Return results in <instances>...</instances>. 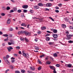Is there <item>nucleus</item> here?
I'll return each instance as SVG.
<instances>
[{
  "instance_id": "obj_47",
  "label": "nucleus",
  "mask_w": 73,
  "mask_h": 73,
  "mask_svg": "<svg viewBox=\"0 0 73 73\" xmlns=\"http://www.w3.org/2000/svg\"><path fill=\"white\" fill-rule=\"evenodd\" d=\"M9 55H7L6 56V58L7 59H8V58H9Z\"/></svg>"
},
{
  "instance_id": "obj_24",
  "label": "nucleus",
  "mask_w": 73,
  "mask_h": 73,
  "mask_svg": "<svg viewBox=\"0 0 73 73\" xmlns=\"http://www.w3.org/2000/svg\"><path fill=\"white\" fill-rule=\"evenodd\" d=\"M21 72L22 73H24L25 72V71L24 70H21Z\"/></svg>"
},
{
  "instance_id": "obj_49",
  "label": "nucleus",
  "mask_w": 73,
  "mask_h": 73,
  "mask_svg": "<svg viewBox=\"0 0 73 73\" xmlns=\"http://www.w3.org/2000/svg\"><path fill=\"white\" fill-rule=\"evenodd\" d=\"M69 32H68V31H67L66 32V34H67V35H69Z\"/></svg>"
},
{
  "instance_id": "obj_43",
  "label": "nucleus",
  "mask_w": 73,
  "mask_h": 73,
  "mask_svg": "<svg viewBox=\"0 0 73 73\" xmlns=\"http://www.w3.org/2000/svg\"><path fill=\"white\" fill-rule=\"evenodd\" d=\"M13 10H14L15 11H16L17 10V9L16 8V7H14L13 8Z\"/></svg>"
},
{
  "instance_id": "obj_23",
  "label": "nucleus",
  "mask_w": 73,
  "mask_h": 73,
  "mask_svg": "<svg viewBox=\"0 0 73 73\" xmlns=\"http://www.w3.org/2000/svg\"><path fill=\"white\" fill-rule=\"evenodd\" d=\"M46 63L47 64H51V62H50V61H48L46 62Z\"/></svg>"
},
{
  "instance_id": "obj_37",
  "label": "nucleus",
  "mask_w": 73,
  "mask_h": 73,
  "mask_svg": "<svg viewBox=\"0 0 73 73\" xmlns=\"http://www.w3.org/2000/svg\"><path fill=\"white\" fill-rule=\"evenodd\" d=\"M26 31H21V33H25Z\"/></svg>"
},
{
  "instance_id": "obj_1",
  "label": "nucleus",
  "mask_w": 73,
  "mask_h": 73,
  "mask_svg": "<svg viewBox=\"0 0 73 73\" xmlns=\"http://www.w3.org/2000/svg\"><path fill=\"white\" fill-rule=\"evenodd\" d=\"M22 53L23 54V55L25 57H26V58H29V54H28V53H25V51H22Z\"/></svg>"
},
{
  "instance_id": "obj_6",
  "label": "nucleus",
  "mask_w": 73,
  "mask_h": 73,
  "mask_svg": "<svg viewBox=\"0 0 73 73\" xmlns=\"http://www.w3.org/2000/svg\"><path fill=\"white\" fill-rule=\"evenodd\" d=\"M65 66H67L68 68H71L72 65L70 64H66L65 65Z\"/></svg>"
},
{
  "instance_id": "obj_40",
  "label": "nucleus",
  "mask_w": 73,
  "mask_h": 73,
  "mask_svg": "<svg viewBox=\"0 0 73 73\" xmlns=\"http://www.w3.org/2000/svg\"><path fill=\"white\" fill-rule=\"evenodd\" d=\"M15 73H20V72L18 71H15Z\"/></svg>"
},
{
  "instance_id": "obj_33",
  "label": "nucleus",
  "mask_w": 73,
  "mask_h": 73,
  "mask_svg": "<svg viewBox=\"0 0 73 73\" xmlns=\"http://www.w3.org/2000/svg\"><path fill=\"white\" fill-rule=\"evenodd\" d=\"M38 61L40 64H42V62L40 61V60L38 59Z\"/></svg>"
},
{
  "instance_id": "obj_7",
  "label": "nucleus",
  "mask_w": 73,
  "mask_h": 73,
  "mask_svg": "<svg viewBox=\"0 0 73 73\" xmlns=\"http://www.w3.org/2000/svg\"><path fill=\"white\" fill-rule=\"evenodd\" d=\"M52 36L54 38H57L58 37V35L56 34H53Z\"/></svg>"
},
{
  "instance_id": "obj_12",
  "label": "nucleus",
  "mask_w": 73,
  "mask_h": 73,
  "mask_svg": "<svg viewBox=\"0 0 73 73\" xmlns=\"http://www.w3.org/2000/svg\"><path fill=\"white\" fill-rule=\"evenodd\" d=\"M38 5L40 7H42L43 6V4L41 3H40L38 4Z\"/></svg>"
},
{
  "instance_id": "obj_48",
  "label": "nucleus",
  "mask_w": 73,
  "mask_h": 73,
  "mask_svg": "<svg viewBox=\"0 0 73 73\" xmlns=\"http://www.w3.org/2000/svg\"><path fill=\"white\" fill-rule=\"evenodd\" d=\"M10 68L11 69H13V67L12 66H10Z\"/></svg>"
},
{
  "instance_id": "obj_17",
  "label": "nucleus",
  "mask_w": 73,
  "mask_h": 73,
  "mask_svg": "<svg viewBox=\"0 0 73 73\" xmlns=\"http://www.w3.org/2000/svg\"><path fill=\"white\" fill-rule=\"evenodd\" d=\"M30 69L31 70H35V67H30Z\"/></svg>"
},
{
  "instance_id": "obj_64",
  "label": "nucleus",
  "mask_w": 73,
  "mask_h": 73,
  "mask_svg": "<svg viewBox=\"0 0 73 73\" xmlns=\"http://www.w3.org/2000/svg\"><path fill=\"white\" fill-rule=\"evenodd\" d=\"M14 56H16V57H17V54H14Z\"/></svg>"
},
{
  "instance_id": "obj_10",
  "label": "nucleus",
  "mask_w": 73,
  "mask_h": 73,
  "mask_svg": "<svg viewBox=\"0 0 73 73\" xmlns=\"http://www.w3.org/2000/svg\"><path fill=\"white\" fill-rule=\"evenodd\" d=\"M34 9H39V7L38 6H35L34 7Z\"/></svg>"
},
{
  "instance_id": "obj_18",
  "label": "nucleus",
  "mask_w": 73,
  "mask_h": 73,
  "mask_svg": "<svg viewBox=\"0 0 73 73\" xmlns=\"http://www.w3.org/2000/svg\"><path fill=\"white\" fill-rule=\"evenodd\" d=\"M35 49L36 50H39V48L38 47H37V46H35Z\"/></svg>"
},
{
  "instance_id": "obj_53",
  "label": "nucleus",
  "mask_w": 73,
  "mask_h": 73,
  "mask_svg": "<svg viewBox=\"0 0 73 73\" xmlns=\"http://www.w3.org/2000/svg\"><path fill=\"white\" fill-rule=\"evenodd\" d=\"M41 31H38V34H41Z\"/></svg>"
},
{
  "instance_id": "obj_56",
  "label": "nucleus",
  "mask_w": 73,
  "mask_h": 73,
  "mask_svg": "<svg viewBox=\"0 0 73 73\" xmlns=\"http://www.w3.org/2000/svg\"><path fill=\"white\" fill-rule=\"evenodd\" d=\"M45 11H49V9H48V8H46V9H45Z\"/></svg>"
},
{
  "instance_id": "obj_9",
  "label": "nucleus",
  "mask_w": 73,
  "mask_h": 73,
  "mask_svg": "<svg viewBox=\"0 0 73 73\" xmlns=\"http://www.w3.org/2000/svg\"><path fill=\"white\" fill-rule=\"evenodd\" d=\"M25 34L26 35V36H30V35L31 34H30V33L27 32V31H25Z\"/></svg>"
},
{
  "instance_id": "obj_38",
  "label": "nucleus",
  "mask_w": 73,
  "mask_h": 73,
  "mask_svg": "<svg viewBox=\"0 0 73 73\" xmlns=\"http://www.w3.org/2000/svg\"><path fill=\"white\" fill-rule=\"evenodd\" d=\"M68 42H69V43H73V41L72 40H70L68 41Z\"/></svg>"
},
{
  "instance_id": "obj_62",
  "label": "nucleus",
  "mask_w": 73,
  "mask_h": 73,
  "mask_svg": "<svg viewBox=\"0 0 73 73\" xmlns=\"http://www.w3.org/2000/svg\"><path fill=\"white\" fill-rule=\"evenodd\" d=\"M4 40L5 41H8V39H4Z\"/></svg>"
},
{
  "instance_id": "obj_36",
  "label": "nucleus",
  "mask_w": 73,
  "mask_h": 73,
  "mask_svg": "<svg viewBox=\"0 0 73 73\" xmlns=\"http://www.w3.org/2000/svg\"><path fill=\"white\" fill-rule=\"evenodd\" d=\"M20 40L21 41H24V38H21Z\"/></svg>"
},
{
  "instance_id": "obj_28",
  "label": "nucleus",
  "mask_w": 73,
  "mask_h": 73,
  "mask_svg": "<svg viewBox=\"0 0 73 73\" xmlns=\"http://www.w3.org/2000/svg\"><path fill=\"white\" fill-rule=\"evenodd\" d=\"M3 59L5 60V61H6V60H7V58L5 56H4L3 57Z\"/></svg>"
},
{
  "instance_id": "obj_22",
  "label": "nucleus",
  "mask_w": 73,
  "mask_h": 73,
  "mask_svg": "<svg viewBox=\"0 0 73 73\" xmlns=\"http://www.w3.org/2000/svg\"><path fill=\"white\" fill-rule=\"evenodd\" d=\"M53 56H54V57H57V53H55L54 54H53Z\"/></svg>"
},
{
  "instance_id": "obj_20",
  "label": "nucleus",
  "mask_w": 73,
  "mask_h": 73,
  "mask_svg": "<svg viewBox=\"0 0 73 73\" xmlns=\"http://www.w3.org/2000/svg\"><path fill=\"white\" fill-rule=\"evenodd\" d=\"M10 42H11V44H15V42H14L13 40H10Z\"/></svg>"
},
{
  "instance_id": "obj_4",
  "label": "nucleus",
  "mask_w": 73,
  "mask_h": 73,
  "mask_svg": "<svg viewBox=\"0 0 73 73\" xmlns=\"http://www.w3.org/2000/svg\"><path fill=\"white\" fill-rule=\"evenodd\" d=\"M7 48L9 52H10V51L11 50V49H13V48L11 46H9L8 47H7Z\"/></svg>"
},
{
  "instance_id": "obj_31",
  "label": "nucleus",
  "mask_w": 73,
  "mask_h": 73,
  "mask_svg": "<svg viewBox=\"0 0 73 73\" xmlns=\"http://www.w3.org/2000/svg\"><path fill=\"white\" fill-rule=\"evenodd\" d=\"M1 16H4L5 15V14L4 13H2L1 14Z\"/></svg>"
},
{
  "instance_id": "obj_61",
  "label": "nucleus",
  "mask_w": 73,
  "mask_h": 73,
  "mask_svg": "<svg viewBox=\"0 0 73 73\" xmlns=\"http://www.w3.org/2000/svg\"><path fill=\"white\" fill-rule=\"evenodd\" d=\"M20 33H21V32L19 31L18 33V35H20Z\"/></svg>"
},
{
  "instance_id": "obj_55",
  "label": "nucleus",
  "mask_w": 73,
  "mask_h": 73,
  "mask_svg": "<svg viewBox=\"0 0 73 73\" xmlns=\"http://www.w3.org/2000/svg\"><path fill=\"white\" fill-rule=\"evenodd\" d=\"M0 35H3V32L1 31H0Z\"/></svg>"
},
{
  "instance_id": "obj_14",
  "label": "nucleus",
  "mask_w": 73,
  "mask_h": 73,
  "mask_svg": "<svg viewBox=\"0 0 73 73\" xmlns=\"http://www.w3.org/2000/svg\"><path fill=\"white\" fill-rule=\"evenodd\" d=\"M53 32L54 33H57V30L56 29H54Z\"/></svg>"
},
{
  "instance_id": "obj_30",
  "label": "nucleus",
  "mask_w": 73,
  "mask_h": 73,
  "mask_svg": "<svg viewBox=\"0 0 73 73\" xmlns=\"http://www.w3.org/2000/svg\"><path fill=\"white\" fill-rule=\"evenodd\" d=\"M54 42H50L49 44L50 45H52V44H54Z\"/></svg>"
},
{
  "instance_id": "obj_2",
  "label": "nucleus",
  "mask_w": 73,
  "mask_h": 73,
  "mask_svg": "<svg viewBox=\"0 0 73 73\" xmlns=\"http://www.w3.org/2000/svg\"><path fill=\"white\" fill-rule=\"evenodd\" d=\"M66 36L67 37V38H66L67 40H70L71 39V37H72L73 35H71L70 34H67Z\"/></svg>"
},
{
  "instance_id": "obj_13",
  "label": "nucleus",
  "mask_w": 73,
  "mask_h": 73,
  "mask_svg": "<svg viewBox=\"0 0 73 73\" xmlns=\"http://www.w3.org/2000/svg\"><path fill=\"white\" fill-rule=\"evenodd\" d=\"M10 23H11V20L8 19L7 22V24H9Z\"/></svg>"
},
{
  "instance_id": "obj_51",
  "label": "nucleus",
  "mask_w": 73,
  "mask_h": 73,
  "mask_svg": "<svg viewBox=\"0 0 73 73\" xmlns=\"http://www.w3.org/2000/svg\"><path fill=\"white\" fill-rule=\"evenodd\" d=\"M58 6L59 7H61V6H62V4L61 3H60L59 4Z\"/></svg>"
},
{
  "instance_id": "obj_60",
  "label": "nucleus",
  "mask_w": 73,
  "mask_h": 73,
  "mask_svg": "<svg viewBox=\"0 0 73 73\" xmlns=\"http://www.w3.org/2000/svg\"><path fill=\"white\" fill-rule=\"evenodd\" d=\"M9 69H7V70H6L5 71V72H6L7 73V72H8V71H9Z\"/></svg>"
},
{
  "instance_id": "obj_21",
  "label": "nucleus",
  "mask_w": 73,
  "mask_h": 73,
  "mask_svg": "<svg viewBox=\"0 0 73 73\" xmlns=\"http://www.w3.org/2000/svg\"><path fill=\"white\" fill-rule=\"evenodd\" d=\"M3 36L4 37H8V35L7 34L3 35Z\"/></svg>"
},
{
  "instance_id": "obj_63",
  "label": "nucleus",
  "mask_w": 73,
  "mask_h": 73,
  "mask_svg": "<svg viewBox=\"0 0 73 73\" xmlns=\"http://www.w3.org/2000/svg\"><path fill=\"white\" fill-rule=\"evenodd\" d=\"M10 31H13V29L12 28H10Z\"/></svg>"
},
{
  "instance_id": "obj_25",
  "label": "nucleus",
  "mask_w": 73,
  "mask_h": 73,
  "mask_svg": "<svg viewBox=\"0 0 73 73\" xmlns=\"http://www.w3.org/2000/svg\"><path fill=\"white\" fill-rule=\"evenodd\" d=\"M46 41H49V40H50V38H49V37H46Z\"/></svg>"
},
{
  "instance_id": "obj_50",
  "label": "nucleus",
  "mask_w": 73,
  "mask_h": 73,
  "mask_svg": "<svg viewBox=\"0 0 73 73\" xmlns=\"http://www.w3.org/2000/svg\"><path fill=\"white\" fill-rule=\"evenodd\" d=\"M16 48H17V49H20V47H19V46H17L16 47Z\"/></svg>"
},
{
  "instance_id": "obj_52",
  "label": "nucleus",
  "mask_w": 73,
  "mask_h": 73,
  "mask_svg": "<svg viewBox=\"0 0 73 73\" xmlns=\"http://www.w3.org/2000/svg\"><path fill=\"white\" fill-rule=\"evenodd\" d=\"M65 19V20L66 21H68V19L67 18H66Z\"/></svg>"
},
{
  "instance_id": "obj_15",
  "label": "nucleus",
  "mask_w": 73,
  "mask_h": 73,
  "mask_svg": "<svg viewBox=\"0 0 73 73\" xmlns=\"http://www.w3.org/2000/svg\"><path fill=\"white\" fill-rule=\"evenodd\" d=\"M41 29L42 30H45L46 29V27H41Z\"/></svg>"
},
{
  "instance_id": "obj_19",
  "label": "nucleus",
  "mask_w": 73,
  "mask_h": 73,
  "mask_svg": "<svg viewBox=\"0 0 73 73\" xmlns=\"http://www.w3.org/2000/svg\"><path fill=\"white\" fill-rule=\"evenodd\" d=\"M62 26L63 28H66V25H65L62 24Z\"/></svg>"
},
{
  "instance_id": "obj_35",
  "label": "nucleus",
  "mask_w": 73,
  "mask_h": 73,
  "mask_svg": "<svg viewBox=\"0 0 73 73\" xmlns=\"http://www.w3.org/2000/svg\"><path fill=\"white\" fill-rule=\"evenodd\" d=\"M69 28H70V29H73V26H70L69 27Z\"/></svg>"
},
{
  "instance_id": "obj_59",
  "label": "nucleus",
  "mask_w": 73,
  "mask_h": 73,
  "mask_svg": "<svg viewBox=\"0 0 73 73\" xmlns=\"http://www.w3.org/2000/svg\"><path fill=\"white\" fill-rule=\"evenodd\" d=\"M55 8L56 9H59L58 7H56Z\"/></svg>"
},
{
  "instance_id": "obj_44",
  "label": "nucleus",
  "mask_w": 73,
  "mask_h": 73,
  "mask_svg": "<svg viewBox=\"0 0 73 73\" xmlns=\"http://www.w3.org/2000/svg\"><path fill=\"white\" fill-rule=\"evenodd\" d=\"M18 12H19V13H20V12H21V10H18Z\"/></svg>"
},
{
  "instance_id": "obj_57",
  "label": "nucleus",
  "mask_w": 73,
  "mask_h": 73,
  "mask_svg": "<svg viewBox=\"0 0 73 73\" xmlns=\"http://www.w3.org/2000/svg\"><path fill=\"white\" fill-rule=\"evenodd\" d=\"M19 54H22L21 52V51H20L19 52Z\"/></svg>"
},
{
  "instance_id": "obj_27",
  "label": "nucleus",
  "mask_w": 73,
  "mask_h": 73,
  "mask_svg": "<svg viewBox=\"0 0 73 73\" xmlns=\"http://www.w3.org/2000/svg\"><path fill=\"white\" fill-rule=\"evenodd\" d=\"M44 56H45V55H44V54H43V55L40 56V58H42V57H44Z\"/></svg>"
},
{
  "instance_id": "obj_39",
  "label": "nucleus",
  "mask_w": 73,
  "mask_h": 73,
  "mask_svg": "<svg viewBox=\"0 0 73 73\" xmlns=\"http://www.w3.org/2000/svg\"><path fill=\"white\" fill-rule=\"evenodd\" d=\"M25 41H27V42H28V41H29V40H28V39H27V38H25Z\"/></svg>"
},
{
  "instance_id": "obj_45",
  "label": "nucleus",
  "mask_w": 73,
  "mask_h": 73,
  "mask_svg": "<svg viewBox=\"0 0 73 73\" xmlns=\"http://www.w3.org/2000/svg\"><path fill=\"white\" fill-rule=\"evenodd\" d=\"M55 12H56V13H58V12H59V11L56 10H55Z\"/></svg>"
},
{
  "instance_id": "obj_5",
  "label": "nucleus",
  "mask_w": 73,
  "mask_h": 73,
  "mask_svg": "<svg viewBox=\"0 0 73 73\" xmlns=\"http://www.w3.org/2000/svg\"><path fill=\"white\" fill-rule=\"evenodd\" d=\"M49 67L51 69H52V70H56V68L54 67L53 66H50Z\"/></svg>"
},
{
  "instance_id": "obj_41",
  "label": "nucleus",
  "mask_w": 73,
  "mask_h": 73,
  "mask_svg": "<svg viewBox=\"0 0 73 73\" xmlns=\"http://www.w3.org/2000/svg\"><path fill=\"white\" fill-rule=\"evenodd\" d=\"M56 66H57V67H59L60 66V64H57L56 65Z\"/></svg>"
},
{
  "instance_id": "obj_11",
  "label": "nucleus",
  "mask_w": 73,
  "mask_h": 73,
  "mask_svg": "<svg viewBox=\"0 0 73 73\" xmlns=\"http://www.w3.org/2000/svg\"><path fill=\"white\" fill-rule=\"evenodd\" d=\"M21 25V26H23L24 27H27V25L25 24V23H23Z\"/></svg>"
},
{
  "instance_id": "obj_26",
  "label": "nucleus",
  "mask_w": 73,
  "mask_h": 73,
  "mask_svg": "<svg viewBox=\"0 0 73 73\" xmlns=\"http://www.w3.org/2000/svg\"><path fill=\"white\" fill-rule=\"evenodd\" d=\"M2 9H3V10H5V9H6V8L4 6H3L2 7Z\"/></svg>"
},
{
  "instance_id": "obj_32",
  "label": "nucleus",
  "mask_w": 73,
  "mask_h": 73,
  "mask_svg": "<svg viewBox=\"0 0 73 73\" xmlns=\"http://www.w3.org/2000/svg\"><path fill=\"white\" fill-rule=\"evenodd\" d=\"M10 7H7V8H6V9L7 10H9V9H10Z\"/></svg>"
},
{
  "instance_id": "obj_54",
  "label": "nucleus",
  "mask_w": 73,
  "mask_h": 73,
  "mask_svg": "<svg viewBox=\"0 0 73 73\" xmlns=\"http://www.w3.org/2000/svg\"><path fill=\"white\" fill-rule=\"evenodd\" d=\"M50 34H46V35H45V36L46 37V36H50Z\"/></svg>"
},
{
  "instance_id": "obj_29",
  "label": "nucleus",
  "mask_w": 73,
  "mask_h": 73,
  "mask_svg": "<svg viewBox=\"0 0 73 73\" xmlns=\"http://www.w3.org/2000/svg\"><path fill=\"white\" fill-rule=\"evenodd\" d=\"M23 12L24 13H27V10L24 9L23 10Z\"/></svg>"
},
{
  "instance_id": "obj_8",
  "label": "nucleus",
  "mask_w": 73,
  "mask_h": 73,
  "mask_svg": "<svg viewBox=\"0 0 73 73\" xmlns=\"http://www.w3.org/2000/svg\"><path fill=\"white\" fill-rule=\"evenodd\" d=\"M28 7V5H24L22 6V8L24 9H27Z\"/></svg>"
},
{
  "instance_id": "obj_58",
  "label": "nucleus",
  "mask_w": 73,
  "mask_h": 73,
  "mask_svg": "<svg viewBox=\"0 0 73 73\" xmlns=\"http://www.w3.org/2000/svg\"><path fill=\"white\" fill-rule=\"evenodd\" d=\"M8 44L9 45H12V43L10 42H9Z\"/></svg>"
},
{
  "instance_id": "obj_34",
  "label": "nucleus",
  "mask_w": 73,
  "mask_h": 73,
  "mask_svg": "<svg viewBox=\"0 0 73 73\" xmlns=\"http://www.w3.org/2000/svg\"><path fill=\"white\" fill-rule=\"evenodd\" d=\"M14 12V11L13 10H11L10 12H9L10 13H12Z\"/></svg>"
},
{
  "instance_id": "obj_3",
  "label": "nucleus",
  "mask_w": 73,
  "mask_h": 73,
  "mask_svg": "<svg viewBox=\"0 0 73 73\" xmlns=\"http://www.w3.org/2000/svg\"><path fill=\"white\" fill-rule=\"evenodd\" d=\"M51 6L52 4L50 3H48L46 4V6L47 7H50Z\"/></svg>"
},
{
  "instance_id": "obj_16",
  "label": "nucleus",
  "mask_w": 73,
  "mask_h": 73,
  "mask_svg": "<svg viewBox=\"0 0 73 73\" xmlns=\"http://www.w3.org/2000/svg\"><path fill=\"white\" fill-rule=\"evenodd\" d=\"M5 61L6 62H7V64L8 65H9V64H10V63H9V61L8 60V59H6Z\"/></svg>"
},
{
  "instance_id": "obj_46",
  "label": "nucleus",
  "mask_w": 73,
  "mask_h": 73,
  "mask_svg": "<svg viewBox=\"0 0 73 73\" xmlns=\"http://www.w3.org/2000/svg\"><path fill=\"white\" fill-rule=\"evenodd\" d=\"M54 73H57V71L56 70H54L53 71Z\"/></svg>"
},
{
  "instance_id": "obj_42",
  "label": "nucleus",
  "mask_w": 73,
  "mask_h": 73,
  "mask_svg": "<svg viewBox=\"0 0 73 73\" xmlns=\"http://www.w3.org/2000/svg\"><path fill=\"white\" fill-rule=\"evenodd\" d=\"M41 67H39L38 68V70H41Z\"/></svg>"
}]
</instances>
